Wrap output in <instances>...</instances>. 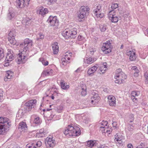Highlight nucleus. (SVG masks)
Listing matches in <instances>:
<instances>
[{"mask_svg": "<svg viewBox=\"0 0 148 148\" xmlns=\"http://www.w3.org/2000/svg\"><path fill=\"white\" fill-rule=\"evenodd\" d=\"M90 9L88 6H82L80 8L79 13L78 16L79 18H84L87 14H88Z\"/></svg>", "mask_w": 148, "mask_h": 148, "instance_id": "8", "label": "nucleus"}, {"mask_svg": "<svg viewBox=\"0 0 148 148\" xmlns=\"http://www.w3.org/2000/svg\"><path fill=\"white\" fill-rule=\"evenodd\" d=\"M131 99H132L133 101L136 102L137 101V98L135 97H131Z\"/></svg>", "mask_w": 148, "mask_h": 148, "instance_id": "56", "label": "nucleus"}, {"mask_svg": "<svg viewBox=\"0 0 148 148\" xmlns=\"http://www.w3.org/2000/svg\"><path fill=\"white\" fill-rule=\"evenodd\" d=\"M108 16L109 19L112 22L116 23L118 21V17L116 15L115 12L113 10L109 12Z\"/></svg>", "mask_w": 148, "mask_h": 148, "instance_id": "14", "label": "nucleus"}, {"mask_svg": "<svg viewBox=\"0 0 148 148\" xmlns=\"http://www.w3.org/2000/svg\"><path fill=\"white\" fill-rule=\"evenodd\" d=\"M53 70L50 69H48L44 71V73L45 75H51L52 74Z\"/></svg>", "mask_w": 148, "mask_h": 148, "instance_id": "34", "label": "nucleus"}, {"mask_svg": "<svg viewBox=\"0 0 148 148\" xmlns=\"http://www.w3.org/2000/svg\"><path fill=\"white\" fill-rule=\"evenodd\" d=\"M134 75L136 77H137L138 75V73L139 72V71L138 69H136L135 71H134Z\"/></svg>", "mask_w": 148, "mask_h": 148, "instance_id": "52", "label": "nucleus"}, {"mask_svg": "<svg viewBox=\"0 0 148 148\" xmlns=\"http://www.w3.org/2000/svg\"><path fill=\"white\" fill-rule=\"evenodd\" d=\"M36 102V100L34 99L30 100L26 103L25 105V108L26 110L27 111H30L35 106Z\"/></svg>", "mask_w": 148, "mask_h": 148, "instance_id": "10", "label": "nucleus"}, {"mask_svg": "<svg viewBox=\"0 0 148 148\" xmlns=\"http://www.w3.org/2000/svg\"><path fill=\"white\" fill-rule=\"evenodd\" d=\"M135 53V50L133 49L131 51L127 52L126 53L128 56H129L130 60L133 61L135 60L136 58Z\"/></svg>", "mask_w": 148, "mask_h": 148, "instance_id": "15", "label": "nucleus"}, {"mask_svg": "<svg viewBox=\"0 0 148 148\" xmlns=\"http://www.w3.org/2000/svg\"><path fill=\"white\" fill-rule=\"evenodd\" d=\"M97 8L95 9L93 11L94 15L98 18H101L104 16V14L101 13V5L100 4L97 5Z\"/></svg>", "mask_w": 148, "mask_h": 148, "instance_id": "9", "label": "nucleus"}, {"mask_svg": "<svg viewBox=\"0 0 148 148\" xmlns=\"http://www.w3.org/2000/svg\"><path fill=\"white\" fill-rule=\"evenodd\" d=\"M30 0H16L17 7L22 8L28 5Z\"/></svg>", "mask_w": 148, "mask_h": 148, "instance_id": "13", "label": "nucleus"}, {"mask_svg": "<svg viewBox=\"0 0 148 148\" xmlns=\"http://www.w3.org/2000/svg\"><path fill=\"white\" fill-rule=\"evenodd\" d=\"M72 26L70 25L69 28H66L62 32V35L64 37L68 36L71 37V36H75L77 34V29L75 27L72 28Z\"/></svg>", "mask_w": 148, "mask_h": 148, "instance_id": "5", "label": "nucleus"}, {"mask_svg": "<svg viewBox=\"0 0 148 148\" xmlns=\"http://www.w3.org/2000/svg\"><path fill=\"white\" fill-rule=\"evenodd\" d=\"M16 16V13L14 10H9V13L7 15V17L9 20H12L15 18Z\"/></svg>", "mask_w": 148, "mask_h": 148, "instance_id": "19", "label": "nucleus"}, {"mask_svg": "<svg viewBox=\"0 0 148 148\" xmlns=\"http://www.w3.org/2000/svg\"><path fill=\"white\" fill-rule=\"evenodd\" d=\"M144 76L145 78V79H146L147 78H148V74L147 73H145L144 75Z\"/></svg>", "mask_w": 148, "mask_h": 148, "instance_id": "57", "label": "nucleus"}, {"mask_svg": "<svg viewBox=\"0 0 148 148\" xmlns=\"http://www.w3.org/2000/svg\"><path fill=\"white\" fill-rule=\"evenodd\" d=\"M63 133L67 137L77 136L81 134V131L78 125H69L64 130Z\"/></svg>", "mask_w": 148, "mask_h": 148, "instance_id": "2", "label": "nucleus"}, {"mask_svg": "<svg viewBox=\"0 0 148 148\" xmlns=\"http://www.w3.org/2000/svg\"><path fill=\"white\" fill-rule=\"evenodd\" d=\"M96 140H89L86 142V146L89 147H92L97 145Z\"/></svg>", "mask_w": 148, "mask_h": 148, "instance_id": "25", "label": "nucleus"}, {"mask_svg": "<svg viewBox=\"0 0 148 148\" xmlns=\"http://www.w3.org/2000/svg\"><path fill=\"white\" fill-rule=\"evenodd\" d=\"M48 1L51 3H53L56 1L57 0H48Z\"/></svg>", "mask_w": 148, "mask_h": 148, "instance_id": "55", "label": "nucleus"}, {"mask_svg": "<svg viewBox=\"0 0 148 148\" xmlns=\"http://www.w3.org/2000/svg\"><path fill=\"white\" fill-rule=\"evenodd\" d=\"M145 146V143H141L137 146L136 148H142L144 147Z\"/></svg>", "mask_w": 148, "mask_h": 148, "instance_id": "53", "label": "nucleus"}, {"mask_svg": "<svg viewBox=\"0 0 148 148\" xmlns=\"http://www.w3.org/2000/svg\"><path fill=\"white\" fill-rule=\"evenodd\" d=\"M107 64L106 62H104L102 64H101L100 67V70L101 73H103L105 71L107 70Z\"/></svg>", "mask_w": 148, "mask_h": 148, "instance_id": "24", "label": "nucleus"}, {"mask_svg": "<svg viewBox=\"0 0 148 148\" xmlns=\"http://www.w3.org/2000/svg\"><path fill=\"white\" fill-rule=\"evenodd\" d=\"M34 118V123L36 124H40L41 122V121L40 118L38 116H32V118Z\"/></svg>", "mask_w": 148, "mask_h": 148, "instance_id": "29", "label": "nucleus"}, {"mask_svg": "<svg viewBox=\"0 0 148 148\" xmlns=\"http://www.w3.org/2000/svg\"><path fill=\"white\" fill-rule=\"evenodd\" d=\"M71 54V53L68 52H67L65 53L64 57L62 58L61 61L62 62L61 63V66H66L67 64L69 62L68 60H70Z\"/></svg>", "mask_w": 148, "mask_h": 148, "instance_id": "11", "label": "nucleus"}, {"mask_svg": "<svg viewBox=\"0 0 148 148\" xmlns=\"http://www.w3.org/2000/svg\"><path fill=\"white\" fill-rule=\"evenodd\" d=\"M47 22L50 26H55L56 27H58L59 24V20L56 16H50Z\"/></svg>", "mask_w": 148, "mask_h": 148, "instance_id": "7", "label": "nucleus"}, {"mask_svg": "<svg viewBox=\"0 0 148 148\" xmlns=\"http://www.w3.org/2000/svg\"><path fill=\"white\" fill-rule=\"evenodd\" d=\"M145 83L146 84H148V78L145 79Z\"/></svg>", "mask_w": 148, "mask_h": 148, "instance_id": "64", "label": "nucleus"}, {"mask_svg": "<svg viewBox=\"0 0 148 148\" xmlns=\"http://www.w3.org/2000/svg\"><path fill=\"white\" fill-rule=\"evenodd\" d=\"M14 59V56L10 52H8L5 59V61H11Z\"/></svg>", "mask_w": 148, "mask_h": 148, "instance_id": "28", "label": "nucleus"}, {"mask_svg": "<svg viewBox=\"0 0 148 148\" xmlns=\"http://www.w3.org/2000/svg\"><path fill=\"white\" fill-rule=\"evenodd\" d=\"M23 25H25V27H27V26L29 25L31 23V20L28 18H24L22 21Z\"/></svg>", "mask_w": 148, "mask_h": 148, "instance_id": "26", "label": "nucleus"}, {"mask_svg": "<svg viewBox=\"0 0 148 148\" xmlns=\"http://www.w3.org/2000/svg\"><path fill=\"white\" fill-rule=\"evenodd\" d=\"M25 148H36V147L35 146V144L33 142H31L26 145Z\"/></svg>", "mask_w": 148, "mask_h": 148, "instance_id": "38", "label": "nucleus"}, {"mask_svg": "<svg viewBox=\"0 0 148 148\" xmlns=\"http://www.w3.org/2000/svg\"><path fill=\"white\" fill-rule=\"evenodd\" d=\"M39 61L41 62L42 64L45 66H47L48 64V62L45 60L43 58H40L39 59Z\"/></svg>", "mask_w": 148, "mask_h": 148, "instance_id": "41", "label": "nucleus"}, {"mask_svg": "<svg viewBox=\"0 0 148 148\" xmlns=\"http://www.w3.org/2000/svg\"><path fill=\"white\" fill-rule=\"evenodd\" d=\"M81 70L79 68L77 70H76L75 72H76L79 73L81 72Z\"/></svg>", "mask_w": 148, "mask_h": 148, "instance_id": "62", "label": "nucleus"}, {"mask_svg": "<svg viewBox=\"0 0 148 148\" xmlns=\"http://www.w3.org/2000/svg\"><path fill=\"white\" fill-rule=\"evenodd\" d=\"M85 39L84 38H77L76 42L79 44H82L85 41Z\"/></svg>", "mask_w": 148, "mask_h": 148, "instance_id": "33", "label": "nucleus"}, {"mask_svg": "<svg viewBox=\"0 0 148 148\" xmlns=\"http://www.w3.org/2000/svg\"><path fill=\"white\" fill-rule=\"evenodd\" d=\"M100 28L101 31L102 32L105 31L108 28L107 25L103 24L100 26Z\"/></svg>", "mask_w": 148, "mask_h": 148, "instance_id": "39", "label": "nucleus"}, {"mask_svg": "<svg viewBox=\"0 0 148 148\" xmlns=\"http://www.w3.org/2000/svg\"><path fill=\"white\" fill-rule=\"evenodd\" d=\"M35 144V146L37 147H40L42 145V143L40 141H38L37 142L34 141L33 142Z\"/></svg>", "mask_w": 148, "mask_h": 148, "instance_id": "45", "label": "nucleus"}, {"mask_svg": "<svg viewBox=\"0 0 148 148\" xmlns=\"http://www.w3.org/2000/svg\"><path fill=\"white\" fill-rule=\"evenodd\" d=\"M13 75V73L12 71H6L5 74V76L4 78V80L5 81H8V79H10L12 78Z\"/></svg>", "mask_w": 148, "mask_h": 148, "instance_id": "20", "label": "nucleus"}, {"mask_svg": "<svg viewBox=\"0 0 148 148\" xmlns=\"http://www.w3.org/2000/svg\"><path fill=\"white\" fill-rule=\"evenodd\" d=\"M9 37H14L16 36L15 30L14 29H12L10 30L8 34Z\"/></svg>", "mask_w": 148, "mask_h": 148, "instance_id": "36", "label": "nucleus"}, {"mask_svg": "<svg viewBox=\"0 0 148 148\" xmlns=\"http://www.w3.org/2000/svg\"><path fill=\"white\" fill-rule=\"evenodd\" d=\"M91 97H94L95 98H98L100 99V97L99 96L98 94L97 93V91L96 90H93L92 92V96Z\"/></svg>", "mask_w": 148, "mask_h": 148, "instance_id": "40", "label": "nucleus"}, {"mask_svg": "<svg viewBox=\"0 0 148 148\" xmlns=\"http://www.w3.org/2000/svg\"><path fill=\"white\" fill-rule=\"evenodd\" d=\"M108 99L109 105L110 106H114L116 105V98L113 95H110L108 96Z\"/></svg>", "mask_w": 148, "mask_h": 148, "instance_id": "16", "label": "nucleus"}, {"mask_svg": "<svg viewBox=\"0 0 148 148\" xmlns=\"http://www.w3.org/2000/svg\"><path fill=\"white\" fill-rule=\"evenodd\" d=\"M4 54L3 49H0V60L2 59L4 57Z\"/></svg>", "mask_w": 148, "mask_h": 148, "instance_id": "46", "label": "nucleus"}, {"mask_svg": "<svg viewBox=\"0 0 148 148\" xmlns=\"http://www.w3.org/2000/svg\"><path fill=\"white\" fill-rule=\"evenodd\" d=\"M38 12L42 16H44L48 13V11L47 8H44L43 7H41L40 8Z\"/></svg>", "mask_w": 148, "mask_h": 148, "instance_id": "22", "label": "nucleus"}, {"mask_svg": "<svg viewBox=\"0 0 148 148\" xmlns=\"http://www.w3.org/2000/svg\"><path fill=\"white\" fill-rule=\"evenodd\" d=\"M18 129L21 131H23L27 129V126L24 122H21L19 123Z\"/></svg>", "mask_w": 148, "mask_h": 148, "instance_id": "21", "label": "nucleus"}, {"mask_svg": "<svg viewBox=\"0 0 148 148\" xmlns=\"http://www.w3.org/2000/svg\"><path fill=\"white\" fill-rule=\"evenodd\" d=\"M58 44L57 42H55L54 44L52 45L53 53L54 54H57L59 51V47Z\"/></svg>", "mask_w": 148, "mask_h": 148, "instance_id": "23", "label": "nucleus"}, {"mask_svg": "<svg viewBox=\"0 0 148 148\" xmlns=\"http://www.w3.org/2000/svg\"><path fill=\"white\" fill-rule=\"evenodd\" d=\"M140 94V92L138 91H133L131 93V97H134L138 96Z\"/></svg>", "mask_w": 148, "mask_h": 148, "instance_id": "43", "label": "nucleus"}, {"mask_svg": "<svg viewBox=\"0 0 148 148\" xmlns=\"http://www.w3.org/2000/svg\"><path fill=\"white\" fill-rule=\"evenodd\" d=\"M62 88L64 90H66L69 88V86L64 81H62L60 82Z\"/></svg>", "mask_w": 148, "mask_h": 148, "instance_id": "30", "label": "nucleus"}, {"mask_svg": "<svg viewBox=\"0 0 148 148\" xmlns=\"http://www.w3.org/2000/svg\"><path fill=\"white\" fill-rule=\"evenodd\" d=\"M137 69V67L136 66H132V69L134 71H135Z\"/></svg>", "mask_w": 148, "mask_h": 148, "instance_id": "59", "label": "nucleus"}, {"mask_svg": "<svg viewBox=\"0 0 148 148\" xmlns=\"http://www.w3.org/2000/svg\"><path fill=\"white\" fill-rule=\"evenodd\" d=\"M112 125H113V126L116 127V122H113L112 123Z\"/></svg>", "mask_w": 148, "mask_h": 148, "instance_id": "63", "label": "nucleus"}, {"mask_svg": "<svg viewBox=\"0 0 148 148\" xmlns=\"http://www.w3.org/2000/svg\"><path fill=\"white\" fill-rule=\"evenodd\" d=\"M112 128L110 127H109L108 126L105 129L101 130V131L102 133H107L110 134V132H112Z\"/></svg>", "mask_w": 148, "mask_h": 148, "instance_id": "32", "label": "nucleus"}, {"mask_svg": "<svg viewBox=\"0 0 148 148\" xmlns=\"http://www.w3.org/2000/svg\"><path fill=\"white\" fill-rule=\"evenodd\" d=\"M128 148H133V146L131 144H129L127 145Z\"/></svg>", "mask_w": 148, "mask_h": 148, "instance_id": "60", "label": "nucleus"}, {"mask_svg": "<svg viewBox=\"0 0 148 148\" xmlns=\"http://www.w3.org/2000/svg\"><path fill=\"white\" fill-rule=\"evenodd\" d=\"M97 148H108V147L105 144H103L98 146Z\"/></svg>", "mask_w": 148, "mask_h": 148, "instance_id": "51", "label": "nucleus"}, {"mask_svg": "<svg viewBox=\"0 0 148 148\" xmlns=\"http://www.w3.org/2000/svg\"><path fill=\"white\" fill-rule=\"evenodd\" d=\"M32 45V41L28 38L25 39L24 42L20 45L21 49L20 50L21 52L18 56V62L23 63L27 59L29 49L31 48Z\"/></svg>", "mask_w": 148, "mask_h": 148, "instance_id": "1", "label": "nucleus"}, {"mask_svg": "<svg viewBox=\"0 0 148 148\" xmlns=\"http://www.w3.org/2000/svg\"><path fill=\"white\" fill-rule=\"evenodd\" d=\"M96 60V58H94L90 57L84 60V62L85 63L87 64H91L94 62Z\"/></svg>", "mask_w": 148, "mask_h": 148, "instance_id": "27", "label": "nucleus"}, {"mask_svg": "<svg viewBox=\"0 0 148 148\" xmlns=\"http://www.w3.org/2000/svg\"><path fill=\"white\" fill-rule=\"evenodd\" d=\"M24 115V113H23V111L21 110H19L18 112V113L17 114V116H19V115L20 116V117L21 118Z\"/></svg>", "mask_w": 148, "mask_h": 148, "instance_id": "47", "label": "nucleus"}, {"mask_svg": "<svg viewBox=\"0 0 148 148\" xmlns=\"http://www.w3.org/2000/svg\"><path fill=\"white\" fill-rule=\"evenodd\" d=\"M8 39L10 43L13 45L16 44V41L14 38H8Z\"/></svg>", "mask_w": 148, "mask_h": 148, "instance_id": "42", "label": "nucleus"}, {"mask_svg": "<svg viewBox=\"0 0 148 148\" xmlns=\"http://www.w3.org/2000/svg\"><path fill=\"white\" fill-rule=\"evenodd\" d=\"M118 7V5L117 3H113L112 4L111 8L112 10H114L117 8Z\"/></svg>", "mask_w": 148, "mask_h": 148, "instance_id": "48", "label": "nucleus"}, {"mask_svg": "<svg viewBox=\"0 0 148 148\" xmlns=\"http://www.w3.org/2000/svg\"><path fill=\"white\" fill-rule=\"evenodd\" d=\"M44 133V130L43 128L41 129L40 130L37 132V134L38 135L39 134L42 135Z\"/></svg>", "mask_w": 148, "mask_h": 148, "instance_id": "50", "label": "nucleus"}, {"mask_svg": "<svg viewBox=\"0 0 148 148\" xmlns=\"http://www.w3.org/2000/svg\"><path fill=\"white\" fill-rule=\"evenodd\" d=\"M101 125L100 128L101 130L102 129H105L108 126V122L107 121H103L101 123Z\"/></svg>", "mask_w": 148, "mask_h": 148, "instance_id": "35", "label": "nucleus"}, {"mask_svg": "<svg viewBox=\"0 0 148 148\" xmlns=\"http://www.w3.org/2000/svg\"><path fill=\"white\" fill-rule=\"evenodd\" d=\"M112 42V40H110L103 43L101 48V50L104 53L107 54L111 52L112 49L111 44Z\"/></svg>", "mask_w": 148, "mask_h": 148, "instance_id": "6", "label": "nucleus"}, {"mask_svg": "<svg viewBox=\"0 0 148 148\" xmlns=\"http://www.w3.org/2000/svg\"><path fill=\"white\" fill-rule=\"evenodd\" d=\"M145 33V35L148 37V28L146 29Z\"/></svg>", "mask_w": 148, "mask_h": 148, "instance_id": "61", "label": "nucleus"}, {"mask_svg": "<svg viewBox=\"0 0 148 148\" xmlns=\"http://www.w3.org/2000/svg\"><path fill=\"white\" fill-rule=\"evenodd\" d=\"M45 143L47 146L53 147L56 144L55 140L51 136H49L47 137L45 140Z\"/></svg>", "mask_w": 148, "mask_h": 148, "instance_id": "12", "label": "nucleus"}, {"mask_svg": "<svg viewBox=\"0 0 148 148\" xmlns=\"http://www.w3.org/2000/svg\"><path fill=\"white\" fill-rule=\"evenodd\" d=\"M114 78L116 83L118 84L122 83L127 78V76L120 69H117L116 71Z\"/></svg>", "mask_w": 148, "mask_h": 148, "instance_id": "4", "label": "nucleus"}, {"mask_svg": "<svg viewBox=\"0 0 148 148\" xmlns=\"http://www.w3.org/2000/svg\"><path fill=\"white\" fill-rule=\"evenodd\" d=\"M130 128H129V130L131 131L133 130V128H134L133 126L132 125H130Z\"/></svg>", "mask_w": 148, "mask_h": 148, "instance_id": "58", "label": "nucleus"}, {"mask_svg": "<svg viewBox=\"0 0 148 148\" xmlns=\"http://www.w3.org/2000/svg\"><path fill=\"white\" fill-rule=\"evenodd\" d=\"M129 118H130V122H132L134 120V115L132 114H130Z\"/></svg>", "mask_w": 148, "mask_h": 148, "instance_id": "49", "label": "nucleus"}, {"mask_svg": "<svg viewBox=\"0 0 148 148\" xmlns=\"http://www.w3.org/2000/svg\"><path fill=\"white\" fill-rule=\"evenodd\" d=\"M10 125V122L8 119L0 117V134H5Z\"/></svg>", "mask_w": 148, "mask_h": 148, "instance_id": "3", "label": "nucleus"}, {"mask_svg": "<svg viewBox=\"0 0 148 148\" xmlns=\"http://www.w3.org/2000/svg\"><path fill=\"white\" fill-rule=\"evenodd\" d=\"M5 62L4 63V65L5 66H9V62L10 61H5Z\"/></svg>", "mask_w": 148, "mask_h": 148, "instance_id": "54", "label": "nucleus"}, {"mask_svg": "<svg viewBox=\"0 0 148 148\" xmlns=\"http://www.w3.org/2000/svg\"><path fill=\"white\" fill-rule=\"evenodd\" d=\"M98 65L96 64L94 66L89 68L87 71V73L89 75H92L95 72L97 69Z\"/></svg>", "mask_w": 148, "mask_h": 148, "instance_id": "18", "label": "nucleus"}, {"mask_svg": "<svg viewBox=\"0 0 148 148\" xmlns=\"http://www.w3.org/2000/svg\"><path fill=\"white\" fill-rule=\"evenodd\" d=\"M96 51L95 49L90 47L88 50H87V53L89 56H91L93 55Z\"/></svg>", "mask_w": 148, "mask_h": 148, "instance_id": "31", "label": "nucleus"}, {"mask_svg": "<svg viewBox=\"0 0 148 148\" xmlns=\"http://www.w3.org/2000/svg\"><path fill=\"white\" fill-rule=\"evenodd\" d=\"M86 87H84L81 88V90L82 91H81V94L82 96H84L86 95Z\"/></svg>", "mask_w": 148, "mask_h": 148, "instance_id": "44", "label": "nucleus"}, {"mask_svg": "<svg viewBox=\"0 0 148 148\" xmlns=\"http://www.w3.org/2000/svg\"><path fill=\"white\" fill-rule=\"evenodd\" d=\"M99 100V99L95 98L94 97H91L90 100L92 104L95 105L96 104Z\"/></svg>", "mask_w": 148, "mask_h": 148, "instance_id": "37", "label": "nucleus"}, {"mask_svg": "<svg viewBox=\"0 0 148 148\" xmlns=\"http://www.w3.org/2000/svg\"><path fill=\"white\" fill-rule=\"evenodd\" d=\"M115 139L117 141L116 143H119L120 145H122L123 140L124 137L120 134H116L115 135Z\"/></svg>", "mask_w": 148, "mask_h": 148, "instance_id": "17", "label": "nucleus"}]
</instances>
